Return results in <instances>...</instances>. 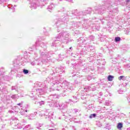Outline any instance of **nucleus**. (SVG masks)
<instances>
[{
	"mask_svg": "<svg viewBox=\"0 0 130 130\" xmlns=\"http://www.w3.org/2000/svg\"><path fill=\"white\" fill-rule=\"evenodd\" d=\"M69 37H70V34H69L67 31H63L61 32L57 37H56L57 39L53 43L52 46H58V45H60V42L62 43H68L69 42Z\"/></svg>",
	"mask_w": 130,
	"mask_h": 130,
	"instance_id": "obj_1",
	"label": "nucleus"
},
{
	"mask_svg": "<svg viewBox=\"0 0 130 130\" xmlns=\"http://www.w3.org/2000/svg\"><path fill=\"white\" fill-rule=\"evenodd\" d=\"M59 82L58 80L54 81L52 82V87L50 88V90H53L54 91L56 90L57 91H59V89L61 88H63L64 86V89H66V90H68V89H71V84H70V83L68 82L67 81H64L62 85V86L60 85H57L59 84Z\"/></svg>",
	"mask_w": 130,
	"mask_h": 130,
	"instance_id": "obj_2",
	"label": "nucleus"
},
{
	"mask_svg": "<svg viewBox=\"0 0 130 130\" xmlns=\"http://www.w3.org/2000/svg\"><path fill=\"white\" fill-rule=\"evenodd\" d=\"M69 21V17L64 16L63 18H60L56 22V25L57 27H61L64 28L67 25V22Z\"/></svg>",
	"mask_w": 130,
	"mask_h": 130,
	"instance_id": "obj_3",
	"label": "nucleus"
},
{
	"mask_svg": "<svg viewBox=\"0 0 130 130\" xmlns=\"http://www.w3.org/2000/svg\"><path fill=\"white\" fill-rule=\"evenodd\" d=\"M41 55L42 56V58L43 59L42 61L43 63H46L48 62L49 60H50L49 58V54L47 52H42L41 53Z\"/></svg>",
	"mask_w": 130,
	"mask_h": 130,
	"instance_id": "obj_4",
	"label": "nucleus"
},
{
	"mask_svg": "<svg viewBox=\"0 0 130 130\" xmlns=\"http://www.w3.org/2000/svg\"><path fill=\"white\" fill-rule=\"evenodd\" d=\"M46 89L47 87L46 86L45 87H43V88H37L36 89L37 94H39L40 95H43L46 91Z\"/></svg>",
	"mask_w": 130,
	"mask_h": 130,
	"instance_id": "obj_5",
	"label": "nucleus"
},
{
	"mask_svg": "<svg viewBox=\"0 0 130 130\" xmlns=\"http://www.w3.org/2000/svg\"><path fill=\"white\" fill-rule=\"evenodd\" d=\"M104 11H105V8H104V7L100 8L99 9H97L96 8H95L96 14H101V15H102V14H103Z\"/></svg>",
	"mask_w": 130,
	"mask_h": 130,
	"instance_id": "obj_6",
	"label": "nucleus"
},
{
	"mask_svg": "<svg viewBox=\"0 0 130 130\" xmlns=\"http://www.w3.org/2000/svg\"><path fill=\"white\" fill-rule=\"evenodd\" d=\"M59 107L60 109H66L68 107V105L66 103L59 104Z\"/></svg>",
	"mask_w": 130,
	"mask_h": 130,
	"instance_id": "obj_7",
	"label": "nucleus"
},
{
	"mask_svg": "<svg viewBox=\"0 0 130 130\" xmlns=\"http://www.w3.org/2000/svg\"><path fill=\"white\" fill-rule=\"evenodd\" d=\"M86 14H90V13L88 12L87 11V10H85L84 13L83 12L80 11L77 13V16H84V15H86Z\"/></svg>",
	"mask_w": 130,
	"mask_h": 130,
	"instance_id": "obj_8",
	"label": "nucleus"
},
{
	"mask_svg": "<svg viewBox=\"0 0 130 130\" xmlns=\"http://www.w3.org/2000/svg\"><path fill=\"white\" fill-rule=\"evenodd\" d=\"M33 127L31 126V124L26 125L25 127H23L24 130H29L32 129Z\"/></svg>",
	"mask_w": 130,
	"mask_h": 130,
	"instance_id": "obj_9",
	"label": "nucleus"
},
{
	"mask_svg": "<svg viewBox=\"0 0 130 130\" xmlns=\"http://www.w3.org/2000/svg\"><path fill=\"white\" fill-rule=\"evenodd\" d=\"M55 6L54 5V4H51V5H50L48 7L47 9L48 10V11H49V12L50 11V10H52L53 9H54Z\"/></svg>",
	"mask_w": 130,
	"mask_h": 130,
	"instance_id": "obj_10",
	"label": "nucleus"
},
{
	"mask_svg": "<svg viewBox=\"0 0 130 130\" xmlns=\"http://www.w3.org/2000/svg\"><path fill=\"white\" fill-rule=\"evenodd\" d=\"M93 87V85H91L90 86H87L84 88V90L85 92H88V91H90L91 90V88Z\"/></svg>",
	"mask_w": 130,
	"mask_h": 130,
	"instance_id": "obj_11",
	"label": "nucleus"
},
{
	"mask_svg": "<svg viewBox=\"0 0 130 130\" xmlns=\"http://www.w3.org/2000/svg\"><path fill=\"white\" fill-rule=\"evenodd\" d=\"M38 7V5H37L35 2L31 3L30 6L31 9H36Z\"/></svg>",
	"mask_w": 130,
	"mask_h": 130,
	"instance_id": "obj_12",
	"label": "nucleus"
},
{
	"mask_svg": "<svg viewBox=\"0 0 130 130\" xmlns=\"http://www.w3.org/2000/svg\"><path fill=\"white\" fill-rule=\"evenodd\" d=\"M24 120H23L22 122H21V123H19L17 124L18 128H22V126H23V125H25V124H24Z\"/></svg>",
	"mask_w": 130,
	"mask_h": 130,
	"instance_id": "obj_13",
	"label": "nucleus"
},
{
	"mask_svg": "<svg viewBox=\"0 0 130 130\" xmlns=\"http://www.w3.org/2000/svg\"><path fill=\"white\" fill-rule=\"evenodd\" d=\"M118 80H119V81H121V80H122V81H125V80H126V77H125L124 76H121L118 77Z\"/></svg>",
	"mask_w": 130,
	"mask_h": 130,
	"instance_id": "obj_14",
	"label": "nucleus"
},
{
	"mask_svg": "<svg viewBox=\"0 0 130 130\" xmlns=\"http://www.w3.org/2000/svg\"><path fill=\"white\" fill-rule=\"evenodd\" d=\"M94 39H95V37L93 36H90L88 38L87 40H89V41H94Z\"/></svg>",
	"mask_w": 130,
	"mask_h": 130,
	"instance_id": "obj_15",
	"label": "nucleus"
},
{
	"mask_svg": "<svg viewBox=\"0 0 130 130\" xmlns=\"http://www.w3.org/2000/svg\"><path fill=\"white\" fill-rule=\"evenodd\" d=\"M74 100H69V101H72V102H73L74 103H77L78 102V100L77 99V97L73 96Z\"/></svg>",
	"mask_w": 130,
	"mask_h": 130,
	"instance_id": "obj_16",
	"label": "nucleus"
},
{
	"mask_svg": "<svg viewBox=\"0 0 130 130\" xmlns=\"http://www.w3.org/2000/svg\"><path fill=\"white\" fill-rule=\"evenodd\" d=\"M122 127H123V124L122 123H118V125H117V128L118 129H121V128H122Z\"/></svg>",
	"mask_w": 130,
	"mask_h": 130,
	"instance_id": "obj_17",
	"label": "nucleus"
},
{
	"mask_svg": "<svg viewBox=\"0 0 130 130\" xmlns=\"http://www.w3.org/2000/svg\"><path fill=\"white\" fill-rule=\"evenodd\" d=\"M113 76L112 75H109L108 77V81H112V80H113Z\"/></svg>",
	"mask_w": 130,
	"mask_h": 130,
	"instance_id": "obj_18",
	"label": "nucleus"
},
{
	"mask_svg": "<svg viewBox=\"0 0 130 130\" xmlns=\"http://www.w3.org/2000/svg\"><path fill=\"white\" fill-rule=\"evenodd\" d=\"M20 114H21V115H24L25 116H28V115L25 114V111L23 110H22L20 112Z\"/></svg>",
	"mask_w": 130,
	"mask_h": 130,
	"instance_id": "obj_19",
	"label": "nucleus"
},
{
	"mask_svg": "<svg viewBox=\"0 0 130 130\" xmlns=\"http://www.w3.org/2000/svg\"><path fill=\"white\" fill-rule=\"evenodd\" d=\"M23 73L24 75H27V74H29V71L28 70L23 69Z\"/></svg>",
	"mask_w": 130,
	"mask_h": 130,
	"instance_id": "obj_20",
	"label": "nucleus"
},
{
	"mask_svg": "<svg viewBox=\"0 0 130 130\" xmlns=\"http://www.w3.org/2000/svg\"><path fill=\"white\" fill-rule=\"evenodd\" d=\"M19 96L18 95V94H14L12 95L11 98H12V99H16V98H18Z\"/></svg>",
	"mask_w": 130,
	"mask_h": 130,
	"instance_id": "obj_21",
	"label": "nucleus"
},
{
	"mask_svg": "<svg viewBox=\"0 0 130 130\" xmlns=\"http://www.w3.org/2000/svg\"><path fill=\"white\" fill-rule=\"evenodd\" d=\"M38 104H39L40 106H42V105H44V101H42L41 102H39L38 103Z\"/></svg>",
	"mask_w": 130,
	"mask_h": 130,
	"instance_id": "obj_22",
	"label": "nucleus"
},
{
	"mask_svg": "<svg viewBox=\"0 0 130 130\" xmlns=\"http://www.w3.org/2000/svg\"><path fill=\"white\" fill-rule=\"evenodd\" d=\"M115 41H116V42H118L120 41V38H119V37H116L115 38Z\"/></svg>",
	"mask_w": 130,
	"mask_h": 130,
	"instance_id": "obj_23",
	"label": "nucleus"
},
{
	"mask_svg": "<svg viewBox=\"0 0 130 130\" xmlns=\"http://www.w3.org/2000/svg\"><path fill=\"white\" fill-rule=\"evenodd\" d=\"M63 59V55L60 54L59 55V60H62Z\"/></svg>",
	"mask_w": 130,
	"mask_h": 130,
	"instance_id": "obj_24",
	"label": "nucleus"
},
{
	"mask_svg": "<svg viewBox=\"0 0 130 130\" xmlns=\"http://www.w3.org/2000/svg\"><path fill=\"white\" fill-rule=\"evenodd\" d=\"M8 7L10 9H13V12H15V8H14V7H13V5H10L8 6Z\"/></svg>",
	"mask_w": 130,
	"mask_h": 130,
	"instance_id": "obj_25",
	"label": "nucleus"
},
{
	"mask_svg": "<svg viewBox=\"0 0 130 130\" xmlns=\"http://www.w3.org/2000/svg\"><path fill=\"white\" fill-rule=\"evenodd\" d=\"M93 117H96V114H92L89 116V118H93Z\"/></svg>",
	"mask_w": 130,
	"mask_h": 130,
	"instance_id": "obj_26",
	"label": "nucleus"
},
{
	"mask_svg": "<svg viewBox=\"0 0 130 130\" xmlns=\"http://www.w3.org/2000/svg\"><path fill=\"white\" fill-rule=\"evenodd\" d=\"M8 0H0V5H2V4H4V3H6Z\"/></svg>",
	"mask_w": 130,
	"mask_h": 130,
	"instance_id": "obj_27",
	"label": "nucleus"
},
{
	"mask_svg": "<svg viewBox=\"0 0 130 130\" xmlns=\"http://www.w3.org/2000/svg\"><path fill=\"white\" fill-rule=\"evenodd\" d=\"M14 66L15 64H16V63L17 64H19V59H17L16 60L14 61Z\"/></svg>",
	"mask_w": 130,
	"mask_h": 130,
	"instance_id": "obj_28",
	"label": "nucleus"
},
{
	"mask_svg": "<svg viewBox=\"0 0 130 130\" xmlns=\"http://www.w3.org/2000/svg\"><path fill=\"white\" fill-rule=\"evenodd\" d=\"M92 85V87H91V90L92 91H95L96 90V87L93 86V84H91Z\"/></svg>",
	"mask_w": 130,
	"mask_h": 130,
	"instance_id": "obj_29",
	"label": "nucleus"
},
{
	"mask_svg": "<svg viewBox=\"0 0 130 130\" xmlns=\"http://www.w3.org/2000/svg\"><path fill=\"white\" fill-rule=\"evenodd\" d=\"M122 1H123V0H117V1H116L117 5H118L119 4H120V2H122Z\"/></svg>",
	"mask_w": 130,
	"mask_h": 130,
	"instance_id": "obj_30",
	"label": "nucleus"
},
{
	"mask_svg": "<svg viewBox=\"0 0 130 130\" xmlns=\"http://www.w3.org/2000/svg\"><path fill=\"white\" fill-rule=\"evenodd\" d=\"M41 47H44V48H46V47L45 46V45H44V43H42V44H41Z\"/></svg>",
	"mask_w": 130,
	"mask_h": 130,
	"instance_id": "obj_31",
	"label": "nucleus"
},
{
	"mask_svg": "<svg viewBox=\"0 0 130 130\" xmlns=\"http://www.w3.org/2000/svg\"><path fill=\"white\" fill-rule=\"evenodd\" d=\"M52 115H53V114L52 113V112L49 113V114H48V116H49L50 117H51V116H52Z\"/></svg>",
	"mask_w": 130,
	"mask_h": 130,
	"instance_id": "obj_32",
	"label": "nucleus"
},
{
	"mask_svg": "<svg viewBox=\"0 0 130 130\" xmlns=\"http://www.w3.org/2000/svg\"><path fill=\"white\" fill-rule=\"evenodd\" d=\"M37 125L39 126V127H41V126H42V124L38 123H37Z\"/></svg>",
	"mask_w": 130,
	"mask_h": 130,
	"instance_id": "obj_33",
	"label": "nucleus"
},
{
	"mask_svg": "<svg viewBox=\"0 0 130 130\" xmlns=\"http://www.w3.org/2000/svg\"><path fill=\"white\" fill-rule=\"evenodd\" d=\"M12 90H17V86H12Z\"/></svg>",
	"mask_w": 130,
	"mask_h": 130,
	"instance_id": "obj_34",
	"label": "nucleus"
},
{
	"mask_svg": "<svg viewBox=\"0 0 130 130\" xmlns=\"http://www.w3.org/2000/svg\"><path fill=\"white\" fill-rule=\"evenodd\" d=\"M85 98H86V95L81 96V99H82L83 100H84V99H85Z\"/></svg>",
	"mask_w": 130,
	"mask_h": 130,
	"instance_id": "obj_35",
	"label": "nucleus"
},
{
	"mask_svg": "<svg viewBox=\"0 0 130 130\" xmlns=\"http://www.w3.org/2000/svg\"><path fill=\"white\" fill-rule=\"evenodd\" d=\"M105 105H107V106H108V105H109V103L108 101H107L105 103Z\"/></svg>",
	"mask_w": 130,
	"mask_h": 130,
	"instance_id": "obj_36",
	"label": "nucleus"
},
{
	"mask_svg": "<svg viewBox=\"0 0 130 130\" xmlns=\"http://www.w3.org/2000/svg\"><path fill=\"white\" fill-rule=\"evenodd\" d=\"M17 105H19V106H21V107H22V105H23V102L18 104Z\"/></svg>",
	"mask_w": 130,
	"mask_h": 130,
	"instance_id": "obj_37",
	"label": "nucleus"
},
{
	"mask_svg": "<svg viewBox=\"0 0 130 130\" xmlns=\"http://www.w3.org/2000/svg\"><path fill=\"white\" fill-rule=\"evenodd\" d=\"M78 109H75L74 110V112H75V113H77V112H78Z\"/></svg>",
	"mask_w": 130,
	"mask_h": 130,
	"instance_id": "obj_38",
	"label": "nucleus"
},
{
	"mask_svg": "<svg viewBox=\"0 0 130 130\" xmlns=\"http://www.w3.org/2000/svg\"><path fill=\"white\" fill-rule=\"evenodd\" d=\"M31 64H32V66H35V61H32L31 62Z\"/></svg>",
	"mask_w": 130,
	"mask_h": 130,
	"instance_id": "obj_39",
	"label": "nucleus"
},
{
	"mask_svg": "<svg viewBox=\"0 0 130 130\" xmlns=\"http://www.w3.org/2000/svg\"><path fill=\"white\" fill-rule=\"evenodd\" d=\"M70 50H73V47H71L69 48V50H68L69 51H70Z\"/></svg>",
	"mask_w": 130,
	"mask_h": 130,
	"instance_id": "obj_40",
	"label": "nucleus"
},
{
	"mask_svg": "<svg viewBox=\"0 0 130 130\" xmlns=\"http://www.w3.org/2000/svg\"><path fill=\"white\" fill-rule=\"evenodd\" d=\"M126 3L127 4V3H129L130 0H126Z\"/></svg>",
	"mask_w": 130,
	"mask_h": 130,
	"instance_id": "obj_41",
	"label": "nucleus"
},
{
	"mask_svg": "<svg viewBox=\"0 0 130 130\" xmlns=\"http://www.w3.org/2000/svg\"><path fill=\"white\" fill-rule=\"evenodd\" d=\"M67 1V2H73V0H66Z\"/></svg>",
	"mask_w": 130,
	"mask_h": 130,
	"instance_id": "obj_42",
	"label": "nucleus"
},
{
	"mask_svg": "<svg viewBox=\"0 0 130 130\" xmlns=\"http://www.w3.org/2000/svg\"><path fill=\"white\" fill-rule=\"evenodd\" d=\"M2 70H4L5 69V68H0V72H1V70H2Z\"/></svg>",
	"mask_w": 130,
	"mask_h": 130,
	"instance_id": "obj_43",
	"label": "nucleus"
},
{
	"mask_svg": "<svg viewBox=\"0 0 130 130\" xmlns=\"http://www.w3.org/2000/svg\"><path fill=\"white\" fill-rule=\"evenodd\" d=\"M127 130H130V128H127Z\"/></svg>",
	"mask_w": 130,
	"mask_h": 130,
	"instance_id": "obj_44",
	"label": "nucleus"
},
{
	"mask_svg": "<svg viewBox=\"0 0 130 130\" xmlns=\"http://www.w3.org/2000/svg\"><path fill=\"white\" fill-rule=\"evenodd\" d=\"M106 128L108 129H109V128L106 127Z\"/></svg>",
	"mask_w": 130,
	"mask_h": 130,
	"instance_id": "obj_45",
	"label": "nucleus"
},
{
	"mask_svg": "<svg viewBox=\"0 0 130 130\" xmlns=\"http://www.w3.org/2000/svg\"><path fill=\"white\" fill-rule=\"evenodd\" d=\"M62 130H66V129H64V128H63L62 129Z\"/></svg>",
	"mask_w": 130,
	"mask_h": 130,
	"instance_id": "obj_46",
	"label": "nucleus"
},
{
	"mask_svg": "<svg viewBox=\"0 0 130 130\" xmlns=\"http://www.w3.org/2000/svg\"><path fill=\"white\" fill-rule=\"evenodd\" d=\"M60 12H63V10H61Z\"/></svg>",
	"mask_w": 130,
	"mask_h": 130,
	"instance_id": "obj_47",
	"label": "nucleus"
},
{
	"mask_svg": "<svg viewBox=\"0 0 130 130\" xmlns=\"http://www.w3.org/2000/svg\"><path fill=\"white\" fill-rule=\"evenodd\" d=\"M35 113L37 114V112H35Z\"/></svg>",
	"mask_w": 130,
	"mask_h": 130,
	"instance_id": "obj_48",
	"label": "nucleus"
},
{
	"mask_svg": "<svg viewBox=\"0 0 130 130\" xmlns=\"http://www.w3.org/2000/svg\"><path fill=\"white\" fill-rule=\"evenodd\" d=\"M60 2H61L62 0H59Z\"/></svg>",
	"mask_w": 130,
	"mask_h": 130,
	"instance_id": "obj_49",
	"label": "nucleus"
},
{
	"mask_svg": "<svg viewBox=\"0 0 130 130\" xmlns=\"http://www.w3.org/2000/svg\"><path fill=\"white\" fill-rule=\"evenodd\" d=\"M25 112H27V110H25Z\"/></svg>",
	"mask_w": 130,
	"mask_h": 130,
	"instance_id": "obj_50",
	"label": "nucleus"
},
{
	"mask_svg": "<svg viewBox=\"0 0 130 130\" xmlns=\"http://www.w3.org/2000/svg\"><path fill=\"white\" fill-rule=\"evenodd\" d=\"M50 92H51V90H50Z\"/></svg>",
	"mask_w": 130,
	"mask_h": 130,
	"instance_id": "obj_51",
	"label": "nucleus"
},
{
	"mask_svg": "<svg viewBox=\"0 0 130 130\" xmlns=\"http://www.w3.org/2000/svg\"><path fill=\"white\" fill-rule=\"evenodd\" d=\"M14 7H16V5H14Z\"/></svg>",
	"mask_w": 130,
	"mask_h": 130,
	"instance_id": "obj_52",
	"label": "nucleus"
},
{
	"mask_svg": "<svg viewBox=\"0 0 130 130\" xmlns=\"http://www.w3.org/2000/svg\"><path fill=\"white\" fill-rule=\"evenodd\" d=\"M39 127H37V128H38Z\"/></svg>",
	"mask_w": 130,
	"mask_h": 130,
	"instance_id": "obj_53",
	"label": "nucleus"
}]
</instances>
